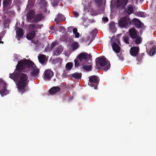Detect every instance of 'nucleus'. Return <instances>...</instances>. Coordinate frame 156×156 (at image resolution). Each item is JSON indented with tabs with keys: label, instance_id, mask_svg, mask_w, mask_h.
<instances>
[{
	"label": "nucleus",
	"instance_id": "nucleus-46",
	"mask_svg": "<svg viewBox=\"0 0 156 156\" xmlns=\"http://www.w3.org/2000/svg\"><path fill=\"white\" fill-rule=\"evenodd\" d=\"M77 32V29L76 28H74L73 29V33L74 34Z\"/></svg>",
	"mask_w": 156,
	"mask_h": 156
},
{
	"label": "nucleus",
	"instance_id": "nucleus-23",
	"mask_svg": "<svg viewBox=\"0 0 156 156\" xmlns=\"http://www.w3.org/2000/svg\"><path fill=\"white\" fill-rule=\"evenodd\" d=\"M43 17L42 14L39 13L37 14L34 20V23H37L38 22L41 20L43 18Z\"/></svg>",
	"mask_w": 156,
	"mask_h": 156
},
{
	"label": "nucleus",
	"instance_id": "nucleus-58",
	"mask_svg": "<svg viewBox=\"0 0 156 156\" xmlns=\"http://www.w3.org/2000/svg\"><path fill=\"white\" fill-rule=\"evenodd\" d=\"M1 39V37L0 36V40Z\"/></svg>",
	"mask_w": 156,
	"mask_h": 156
},
{
	"label": "nucleus",
	"instance_id": "nucleus-14",
	"mask_svg": "<svg viewBox=\"0 0 156 156\" xmlns=\"http://www.w3.org/2000/svg\"><path fill=\"white\" fill-rule=\"evenodd\" d=\"M16 32L17 36V39L20 41V38L23 35L24 32L23 30L20 28H17L16 29Z\"/></svg>",
	"mask_w": 156,
	"mask_h": 156
},
{
	"label": "nucleus",
	"instance_id": "nucleus-49",
	"mask_svg": "<svg viewBox=\"0 0 156 156\" xmlns=\"http://www.w3.org/2000/svg\"><path fill=\"white\" fill-rule=\"evenodd\" d=\"M88 58H91L92 57V55L90 54H88Z\"/></svg>",
	"mask_w": 156,
	"mask_h": 156
},
{
	"label": "nucleus",
	"instance_id": "nucleus-57",
	"mask_svg": "<svg viewBox=\"0 0 156 156\" xmlns=\"http://www.w3.org/2000/svg\"><path fill=\"white\" fill-rule=\"evenodd\" d=\"M46 0H40V1H45Z\"/></svg>",
	"mask_w": 156,
	"mask_h": 156
},
{
	"label": "nucleus",
	"instance_id": "nucleus-3",
	"mask_svg": "<svg viewBox=\"0 0 156 156\" xmlns=\"http://www.w3.org/2000/svg\"><path fill=\"white\" fill-rule=\"evenodd\" d=\"M131 23L130 19L127 16H124L121 18L118 21V24L119 27L127 28Z\"/></svg>",
	"mask_w": 156,
	"mask_h": 156
},
{
	"label": "nucleus",
	"instance_id": "nucleus-44",
	"mask_svg": "<svg viewBox=\"0 0 156 156\" xmlns=\"http://www.w3.org/2000/svg\"><path fill=\"white\" fill-rule=\"evenodd\" d=\"M5 13H8L9 14H10V15H13L14 14V12L13 11H8L7 12H5Z\"/></svg>",
	"mask_w": 156,
	"mask_h": 156
},
{
	"label": "nucleus",
	"instance_id": "nucleus-50",
	"mask_svg": "<svg viewBox=\"0 0 156 156\" xmlns=\"http://www.w3.org/2000/svg\"><path fill=\"white\" fill-rule=\"evenodd\" d=\"M116 41L117 43H118L119 44H120V41L118 39H116Z\"/></svg>",
	"mask_w": 156,
	"mask_h": 156
},
{
	"label": "nucleus",
	"instance_id": "nucleus-5",
	"mask_svg": "<svg viewBox=\"0 0 156 156\" xmlns=\"http://www.w3.org/2000/svg\"><path fill=\"white\" fill-rule=\"evenodd\" d=\"M88 56V54L86 52H82L79 55L78 58L80 62L82 63V65L89 63L87 62Z\"/></svg>",
	"mask_w": 156,
	"mask_h": 156
},
{
	"label": "nucleus",
	"instance_id": "nucleus-34",
	"mask_svg": "<svg viewBox=\"0 0 156 156\" xmlns=\"http://www.w3.org/2000/svg\"><path fill=\"white\" fill-rule=\"evenodd\" d=\"M155 53V48L153 47L151 49L149 52V54L151 56H153Z\"/></svg>",
	"mask_w": 156,
	"mask_h": 156
},
{
	"label": "nucleus",
	"instance_id": "nucleus-7",
	"mask_svg": "<svg viewBox=\"0 0 156 156\" xmlns=\"http://www.w3.org/2000/svg\"><path fill=\"white\" fill-rule=\"evenodd\" d=\"M12 0H4L3 2V9L7 12L12 7Z\"/></svg>",
	"mask_w": 156,
	"mask_h": 156
},
{
	"label": "nucleus",
	"instance_id": "nucleus-28",
	"mask_svg": "<svg viewBox=\"0 0 156 156\" xmlns=\"http://www.w3.org/2000/svg\"><path fill=\"white\" fill-rule=\"evenodd\" d=\"M133 39L135 40V43L136 44H138L141 43L142 41V38L139 36V35L136 38H133Z\"/></svg>",
	"mask_w": 156,
	"mask_h": 156
},
{
	"label": "nucleus",
	"instance_id": "nucleus-53",
	"mask_svg": "<svg viewBox=\"0 0 156 156\" xmlns=\"http://www.w3.org/2000/svg\"><path fill=\"white\" fill-rule=\"evenodd\" d=\"M32 42L35 44H36V42H35L34 41H32Z\"/></svg>",
	"mask_w": 156,
	"mask_h": 156
},
{
	"label": "nucleus",
	"instance_id": "nucleus-54",
	"mask_svg": "<svg viewBox=\"0 0 156 156\" xmlns=\"http://www.w3.org/2000/svg\"><path fill=\"white\" fill-rule=\"evenodd\" d=\"M55 24L56 25H58V21H55Z\"/></svg>",
	"mask_w": 156,
	"mask_h": 156
},
{
	"label": "nucleus",
	"instance_id": "nucleus-37",
	"mask_svg": "<svg viewBox=\"0 0 156 156\" xmlns=\"http://www.w3.org/2000/svg\"><path fill=\"white\" fill-rule=\"evenodd\" d=\"M51 3L53 6H56L57 5L58 3V0H52Z\"/></svg>",
	"mask_w": 156,
	"mask_h": 156
},
{
	"label": "nucleus",
	"instance_id": "nucleus-43",
	"mask_svg": "<svg viewBox=\"0 0 156 156\" xmlns=\"http://www.w3.org/2000/svg\"><path fill=\"white\" fill-rule=\"evenodd\" d=\"M104 21L107 22L108 21V19L107 17H103L102 18Z\"/></svg>",
	"mask_w": 156,
	"mask_h": 156
},
{
	"label": "nucleus",
	"instance_id": "nucleus-40",
	"mask_svg": "<svg viewBox=\"0 0 156 156\" xmlns=\"http://www.w3.org/2000/svg\"><path fill=\"white\" fill-rule=\"evenodd\" d=\"M73 14L76 17H77L79 16V13L76 11L73 12Z\"/></svg>",
	"mask_w": 156,
	"mask_h": 156
},
{
	"label": "nucleus",
	"instance_id": "nucleus-36",
	"mask_svg": "<svg viewBox=\"0 0 156 156\" xmlns=\"http://www.w3.org/2000/svg\"><path fill=\"white\" fill-rule=\"evenodd\" d=\"M124 42L127 44H129V37L128 36H124L123 37Z\"/></svg>",
	"mask_w": 156,
	"mask_h": 156
},
{
	"label": "nucleus",
	"instance_id": "nucleus-10",
	"mask_svg": "<svg viewBox=\"0 0 156 156\" xmlns=\"http://www.w3.org/2000/svg\"><path fill=\"white\" fill-rule=\"evenodd\" d=\"M54 75L52 71L50 69H47L44 73V79L45 80H49Z\"/></svg>",
	"mask_w": 156,
	"mask_h": 156
},
{
	"label": "nucleus",
	"instance_id": "nucleus-47",
	"mask_svg": "<svg viewBox=\"0 0 156 156\" xmlns=\"http://www.w3.org/2000/svg\"><path fill=\"white\" fill-rule=\"evenodd\" d=\"M97 3L101 4L102 3V0H95Z\"/></svg>",
	"mask_w": 156,
	"mask_h": 156
},
{
	"label": "nucleus",
	"instance_id": "nucleus-26",
	"mask_svg": "<svg viewBox=\"0 0 156 156\" xmlns=\"http://www.w3.org/2000/svg\"><path fill=\"white\" fill-rule=\"evenodd\" d=\"M71 76L73 77L76 79H80L81 77L82 73L76 72L71 74Z\"/></svg>",
	"mask_w": 156,
	"mask_h": 156
},
{
	"label": "nucleus",
	"instance_id": "nucleus-17",
	"mask_svg": "<svg viewBox=\"0 0 156 156\" xmlns=\"http://www.w3.org/2000/svg\"><path fill=\"white\" fill-rule=\"evenodd\" d=\"M36 35V32L34 30L30 31L27 34V38L29 40H31Z\"/></svg>",
	"mask_w": 156,
	"mask_h": 156
},
{
	"label": "nucleus",
	"instance_id": "nucleus-19",
	"mask_svg": "<svg viewBox=\"0 0 156 156\" xmlns=\"http://www.w3.org/2000/svg\"><path fill=\"white\" fill-rule=\"evenodd\" d=\"M65 17L61 13H58L57 18L55 19V21H58L59 22H62L65 19Z\"/></svg>",
	"mask_w": 156,
	"mask_h": 156
},
{
	"label": "nucleus",
	"instance_id": "nucleus-30",
	"mask_svg": "<svg viewBox=\"0 0 156 156\" xmlns=\"http://www.w3.org/2000/svg\"><path fill=\"white\" fill-rule=\"evenodd\" d=\"M79 47V44L77 42H74L71 45V48L73 50L77 49Z\"/></svg>",
	"mask_w": 156,
	"mask_h": 156
},
{
	"label": "nucleus",
	"instance_id": "nucleus-41",
	"mask_svg": "<svg viewBox=\"0 0 156 156\" xmlns=\"http://www.w3.org/2000/svg\"><path fill=\"white\" fill-rule=\"evenodd\" d=\"M97 30H93L91 33V34L92 35H96L97 33Z\"/></svg>",
	"mask_w": 156,
	"mask_h": 156
},
{
	"label": "nucleus",
	"instance_id": "nucleus-31",
	"mask_svg": "<svg viewBox=\"0 0 156 156\" xmlns=\"http://www.w3.org/2000/svg\"><path fill=\"white\" fill-rule=\"evenodd\" d=\"M73 67V64L71 62L67 63L66 65V70H69L71 69Z\"/></svg>",
	"mask_w": 156,
	"mask_h": 156
},
{
	"label": "nucleus",
	"instance_id": "nucleus-48",
	"mask_svg": "<svg viewBox=\"0 0 156 156\" xmlns=\"http://www.w3.org/2000/svg\"><path fill=\"white\" fill-rule=\"evenodd\" d=\"M56 44L55 43H51V48H54L55 45Z\"/></svg>",
	"mask_w": 156,
	"mask_h": 156
},
{
	"label": "nucleus",
	"instance_id": "nucleus-24",
	"mask_svg": "<svg viewBox=\"0 0 156 156\" xmlns=\"http://www.w3.org/2000/svg\"><path fill=\"white\" fill-rule=\"evenodd\" d=\"M20 73H13L9 74V77L14 80H17L19 78Z\"/></svg>",
	"mask_w": 156,
	"mask_h": 156
},
{
	"label": "nucleus",
	"instance_id": "nucleus-29",
	"mask_svg": "<svg viewBox=\"0 0 156 156\" xmlns=\"http://www.w3.org/2000/svg\"><path fill=\"white\" fill-rule=\"evenodd\" d=\"M83 69L86 71H89L91 70L92 66L91 65L86 66L85 65H83Z\"/></svg>",
	"mask_w": 156,
	"mask_h": 156
},
{
	"label": "nucleus",
	"instance_id": "nucleus-55",
	"mask_svg": "<svg viewBox=\"0 0 156 156\" xmlns=\"http://www.w3.org/2000/svg\"><path fill=\"white\" fill-rule=\"evenodd\" d=\"M4 43V42L3 41H0V44L1 43H2V44H3Z\"/></svg>",
	"mask_w": 156,
	"mask_h": 156
},
{
	"label": "nucleus",
	"instance_id": "nucleus-13",
	"mask_svg": "<svg viewBox=\"0 0 156 156\" xmlns=\"http://www.w3.org/2000/svg\"><path fill=\"white\" fill-rule=\"evenodd\" d=\"M25 61L26 66L27 67L31 69L37 68V66L32 61L26 59L25 60Z\"/></svg>",
	"mask_w": 156,
	"mask_h": 156
},
{
	"label": "nucleus",
	"instance_id": "nucleus-2",
	"mask_svg": "<svg viewBox=\"0 0 156 156\" xmlns=\"http://www.w3.org/2000/svg\"><path fill=\"white\" fill-rule=\"evenodd\" d=\"M96 65L98 69H100L99 66H106L103 68L105 71L108 70L110 67V62L108 61L104 56L98 57L96 59Z\"/></svg>",
	"mask_w": 156,
	"mask_h": 156
},
{
	"label": "nucleus",
	"instance_id": "nucleus-60",
	"mask_svg": "<svg viewBox=\"0 0 156 156\" xmlns=\"http://www.w3.org/2000/svg\"><path fill=\"white\" fill-rule=\"evenodd\" d=\"M0 2H1V0H0Z\"/></svg>",
	"mask_w": 156,
	"mask_h": 156
},
{
	"label": "nucleus",
	"instance_id": "nucleus-42",
	"mask_svg": "<svg viewBox=\"0 0 156 156\" xmlns=\"http://www.w3.org/2000/svg\"><path fill=\"white\" fill-rule=\"evenodd\" d=\"M50 28L51 30V31H50V33H53L55 32V30L54 29V27H50Z\"/></svg>",
	"mask_w": 156,
	"mask_h": 156
},
{
	"label": "nucleus",
	"instance_id": "nucleus-15",
	"mask_svg": "<svg viewBox=\"0 0 156 156\" xmlns=\"http://www.w3.org/2000/svg\"><path fill=\"white\" fill-rule=\"evenodd\" d=\"M133 24L137 28H140L142 27L141 22L138 19L134 18L132 20Z\"/></svg>",
	"mask_w": 156,
	"mask_h": 156
},
{
	"label": "nucleus",
	"instance_id": "nucleus-33",
	"mask_svg": "<svg viewBox=\"0 0 156 156\" xmlns=\"http://www.w3.org/2000/svg\"><path fill=\"white\" fill-rule=\"evenodd\" d=\"M146 13L143 12H139L137 13V15L142 17H144L145 16Z\"/></svg>",
	"mask_w": 156,
	"mask_h": 156
},
{
	"label": "nucleus",
	"instance_id": "nucleus-8",
	"mask_svg": "<svg viewBox=\"0 0 156 156\" xmlns=\"http://www.w3.org/2000/svg\"><path fill=\"white\" fill-rule=\"evenodd\" d=\"M128 0H117L116 7L118 9L124 8L128 2Z\"/></svg>",
	"mask_w": 156,
	"mask_h": 156
},
{
	"label": "nucleus",
	"instance_id": "nucleus-18",
	"mask_svg": "<svg viewBox=\"0 0 156 156\" xmlns=\"http://www.w3.org/2000/svg\"><path fill=\"white\" fill-rule=\"evenodd\" d=\"M112 47L113 50L116 53H118L119 52L121 49L120 48L115 42H114L112 43Z\"/></svg>",
	"mask_w": 156,
	"mask_h": 156
},
{
	"label": "nucleus",
	"instance_id": "nucleus-39",
	"mask_svg": "<svg viewBox=\"0 0 156 156\" xmlns=\"http://www.w3.org/2000/svg\"><path fill=\"white\" fill-rule=\"evenodd\" d=\"M41 2L42 4V6H43L44 7H45L46 6L47 4V2H45V1H41Z\"/></svg>",
	"mask_w": 156,
	"mask_h": 156
},
{
	"label": "nucleus",
	"instance_id": "nucleus-22",
	"mask_svg": "<svg viewBox=\"0 0 156 156\" xmlns=\"http://www.w3.org/2000/svg\"><path fill=\"white\" fill-rule=\"evenodd\" d=\"M133 12L134 10L133 6L131 5H128L126 10V12L127 14L130 15L133 13Z\"/></svg>",
	"mask_w": 156,
	"mask_h": 156
},
{
	"label": "nucleus",
	"instance_id": "nucleus-59",
	"mask_svg": "<svg viewBox=\"0 0 156 156\" xmlns=\"http://www.w3.org/2000/svg\"><path fill=\"white\" fill-rule=\"evenodd\" d=\"M54 81H55V79L54 80Z\"/></svg>",
	"mask_w": 156,
	"mask_h": 156
},
{
	"label": "nucleus",
	"instance_id": "nucleus-35",
	"mask_svg": "<svg viewBox=\"0 0 156 156\" xmlns=\"http://www.w3.org/2000/svg\"><path fill=\"white\" fill-rule=\"evenodd\" d=\"M109 28L110 29L113 30L115 29V23L114 22H112L110 23Z\"/></svg>",
	"mask_w": 156,
	"mask_h": 156
},
{
	"label": "nucleus",
	"instance_id": "nucleus-56",
	"mask_svg": "<svg viewBox=\"0 0 156 156\" xmlns=\"http://www.w3.org/2000/svg\"><path fill=\"white\" fill-rule=\"evenodd\" d=\"M71 27H69L68 28V30H69L70 29H71Z\"/></svg>",
	"mask_w": 156,
	"mask_h": 156
},
{
	"label": "nucleus",
	"instance_id": "nucleus-38",
	"mask_svg": "<svg viewBox=\"0 0 156 156\" xmlns=\"http://www.w3.org/2000/svg\"><path fill=\"white\" fill-rule=\"evenodd\" d=\"M74 62H75V67H77L80 66V64L78 63L77 59H75L74 60Z\"/></svg>",
	"mask_w": 156,
	"mask_h": 156
},
{
	"label": "nucleus",
	"instance_id": "nucleus-32",
	"mask_svg": "<svg viewBox=\"0 0 156 156\" xmlns=\"http://www.w3.org/2000/svg\"><path fill=\"white\" fill-rule=\"evenodd\" d=\"M62 49L58 47L56 48L55 49V51L57 53V54L54 53V55H59L62 53Z\"/></svg>",
	"mask_w": 156,
	"mask_h": 156
},
{
	"label": "nucleus",
	"instance_id": "nucleus-20",
	"mask_svg": "<svg viewBox=\"0 0 156 156\" xmlns=\"http://www.w3.org/2000/svg\"><path fill=\"white\" fill-rule=\"evenodd\" d=\"M34 12L33 10H30L26 14L27 18L29 20L32 19L34 17Z\"/></svg>",
	"mask_w": 156,
	"mask_h": 156
},
{
	"label": "nucleus",
	"instance_id": "nucleus-45",
	"mask_svg": "<svg viewBox=\"0 0 156 156\" xmlns=\"http://www.w3.org/2000/svg\"><path fill=\"white\" fill-rule=\"evenodd\" d=\"M76 38H78L80 36V34L78 32L74 34Z\"/></svg>",
	"mask_w": 156,
	"mask_h": 156
},
{
	"label": "nucleus",
	"instance_id": "nucleus-52",
	"mask_svg": "<svg viewBox=\"0 0 156 156\" xmlns=\"http://www.w3.org/2000/svg\"><path fill=\"white\" fill-rule=\"evenodd\" d=\"M57 60H59L60 61H62V59L60 58H58L57 59Z\"/></svg>",
	"mask_w": 156,
	"mask_h": 156
},
{
	"label": "nucleus",
	"instance_id": "nucleus-6",
	"mask_svg": "<svg viewBox=\"0 0 156 156\" xmlns=\"http://www.w3.org/2000/svg\"><path fill=\"white\" fill-rule=\"evenodd\" d=\"M25 60H21L18 62L16 70L18 72H21L26 68Z\"/></svg>",
	"mask_w": 156,
	"mask_h": 156
},
{
	"label": "nucleus",
	"instance_id": "nucleus-1",
	"mask_svg": "<svg viewBox=\"0 0 156 156\" xmlns=\"http://www.w3.org/2000/svg\"><path fill=\"white\" fill-rule=\"evenodd\" d=\"M19 78L18 88L20 92H24L27 90L28 84L29 82L28 77L27 74L20 73Z\"/></svg>",
	"mask_w": 156,
	"mask_h": 156
},
{
	"label": "nucleus",
	"instance_id": "nucleus-21",
	"mask_svg": "<svg viewBox=\"0 0 156 156\" xmlns=\"http://www.w3.org/2000/svg\"><path fill=\"white\" fill-rule=\"evenodd\" d=\"M32 69L33 70L30 72V76L35 77H37L39 73V70L37 67Z\"/></svg>",
	"mask_w": 156,
	"mask_h": 156
},
{
	"label": "nucleus",
	"instance_id": "nucleus-11",
	"mask_svg": "<svg viewBox=\"0 0 156 156\" xmlns=\"http://www.w3.org/2000/svg\"><path fill=\"white\" fill-rule=\"evenodd\" d=\"M140 51V49L138 47L133 46L130 50V53L131 55L133 57L137 56Z\"/></svg>",
	"mask_w": 156,
	"mask_h": 156
},
{
	"label": "nucleus",
	"instance_id": "nucleus-16",
	"mask_svg": "<svg viewBox=\"0 0 156 156\" xmlns=\"http://www.w3.org/2000/svg\"><path fill=\"white\" fill-rule=\"evenodd\" d=\"M60 89L59 87H53L49 90V92L51 94H54L60 91Z\"/></svg>",
	"mask_w": 156,
	"mask_h": 156
},
{
	"label": "nucleus",
	"instance_id": "nucleus-9",
	"mask_svg": "<svg viewBox=\"0 0 156 156\" xmlns=\"http://www.w3.org/2000/svg\"><path fill=\"white\" fill-rule=\"evenodd\" d=\"M128 33L129 36L132 39L136 38L139 35L138 31L134 28L130 29L129 30Z\"/></svg>",
	"mask_w": 156,
	"mask_h": 156
},
{
	"label": "nucleus",
	"instance_id": "nucleus-25",
	"mask_svg": "<svg viewBox=\"0 0 156 156\" xmlns=\"http://www.w3.org/2000/svg\"><path fill=\"white\" fill-rule=\"evenodd\" d=\"M46 56L43 54H41L38 56V59L40 63L43 64L44 63Z\"/></svg>",
	"mask_w": 156,
	"mask_h": 156
},
{
	"label": "nucleus",
	"instance_id": "nucleus-51",
	"mask_svg": "<svg viewBox=\"0 0 156 156\" xmlns=\"http://www.w3.org/2000/svg\"><path fill=\"white\" fill-rule=\"evenodd\" d=\"M84 26V27H85V28H86L87 27H88V24H87L86 25H83Z\"/></svg>",
	"mask_w": 156,
	"mask_h": 156
},
{
	"label": "nucleus",
	"instance_id": "nucleus-27",
	"mask_svg": "<svg viewBox=\"0 0 156 156\" xmlns=\"http://www.w3.org/2000/svg\"><path fill=\"white\" fill-rule=\"evenodd\" d=\"M38 24L36 25L34 24H31L29 25L28 28L29 31L33 30L38 28Z\"/></svg>",
	"mask_w": 156,
	"mask_h": 156
},
{
	"label": "nucleus",
	"instance_id": "nucleus-12",
	"mask_svg": "<svg viewBox=\"0 0 156 156\" xmlns=\"http://www.w3.org/2000/svg\"><path fill=\"white\" fill-rule=\"evenodd\" d=\"M3 87L2 90L0 91V93L2 96L6 95L9 93V91L6 88V84L2 82V84Z\"/></svg>",
	"mask_w": 156,
	"mask_h": 156
},
{
	"label": "nucleus",
	"instance_id": "nucleus-4",
	"mask_svg": "<svg viewBox=\"0 0 156 156\" xmlns=\"http://www.w3.org/2000/svg\"><path fill=\"white\" fill-rule=\"evenodd\" d=\"M88 85L96 90L98 89V85L99 84V78L97 76L94 75L89 77Z\"/></svg>",
	"mask_w": 156,
	"mask_h": 156
}]
</instances>
